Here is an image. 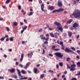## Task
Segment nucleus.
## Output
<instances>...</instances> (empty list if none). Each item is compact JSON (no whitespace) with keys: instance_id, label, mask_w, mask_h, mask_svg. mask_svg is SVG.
Instances as JSON below:
<instances>
[{"instance_id":"nucleus-32","label":"nucleus","mask_w":80,"mask_h":80,"mask_svg":"<svg viewBox=\"0 0 80 80\" xmlns=\"http://www.w3.org/2000/svg\"><path fill=\"white\" fill-rule=\"evenodd\" d=\"M12 77H13V78H17L18 77H17V76L16 75H13L12 76Z\"/></svg>"},{"instance_id":"nucleus-61","label":"nucleus","mask_w":80,"mask_h":80,"mask_svg":"<svg viewBox=\"0 0 80 80\" xmlns=\"http://www.w3.org/2000/svg\"><path fill=\"white\" fill-rule=\"evenodd\" d=\"M39 2L40 3H42V0H40L39 1Z\"/></svg>"},{"instance_id":"nucleus-41","label":"nucleus","mask_w":80,"mask_h":80,"mask_svg":"<svg viewBox=\"0 0 80 80\" xmlns=\"http://www.w3.org/2000/svg\"><path fill=\"white\" fill-rule=\"evenodd\" d=\"M27 26H26L24 28H22L23 30H26L27 29Z\"/></svg>"},{"instance_id":"nucleus-56","label":"nucleus","mask_w":80,"mask_h":80,"mask_svg":"<svg viewBox=\"0 0 80 80\" xmlns=\"http://www.w3.org/2000/svg\"><path fill=\"white\" fill-rule=\"evenodd\" d=\"M60 42V40H58L57 41V43H58V44H59Z\"/></svg>"},{"instance_id":"nucleus-33","label":"nucleus","mask_w":80,"mask_h":80,"mask_svg":"<svg viewBox=\"0 0 80 80\" xmlns=\"http://www.w3.org/2000/svg\"><path fill=\"white\" fill-rule=\"evenodd\" d=\"M71 49L72 50H74V51H76L75 48L73 47H71Z\"/></svg>"},{"instance_id":"nucleus-52","label":"nucleus","mask_w":80,"mask_h":80,"mask_svg":"<svg viewBox=\"0 0 80 80\" xmlns=\"http://www.w3.org/2000/svg\"><path fill=\"white\" fill-rule=\"evenodd\" d=\"M43 52L42 53V54H44L45 53V49H43Z\"/></svg>"},{"instance_id":"nucleus-17","label":"nucleus","mask_w":80,"mask_h":80,"mask_svg":"<svg viewBox=\"0 0 80 80\" xmlns=\"http://www.w3.org/2000/svg\"><path fill=\"white\" fill-rule=\"evenodd\" d=\"M33 55V52H32L31 53H28V57H31V56H32Z\"/></svg>"},{"instance_id":"nucleus-6","label":"nucleus","mask_w":80,"mask_h":80,"mask_svg":"<svg viewBox=\"0 0 80 80\" xmlns=\"http://www.w3.org/2000/svg\"><path fill=\"white\" fill-rule=\"evenodd\" d=\"M54 24L55 25H56L58 26V27H61V24L59 22H55Z\"/></svg>"},{"instance_id":"nucleus-11","label":"nucleus","mask_w":80,"mask_h":80,"mask_svg":"<svg viewBox=\"0 0 80 80\" xmlns=\"http://www.w3.org/2000/svg\"><path fill=\"white\" fill-rule=\"evenodd\" d=\"M57 28L60 30L61 32H63V28L61 27H57Z\"/></svg>"},{"instance_id":"nucleus-20","label":"nucleus","mask_w":80,"mask_h":80,"mask_svg":"<svg viewBox=\"0 0 80 80\" xmlns=\"http://www.w3.org/2000/svg\"><path fill=\"white\" fill-rule=\"evenodd\" d=\"M72 21H73V20L70 19L69 20V21H67V23H69H69H71Z\"/></svg>"},{"instance_id":"nucleus-34","label":"nucleus","mask_w":80,"mask_h":80,"mask_svg":"<svg viewBox=\"0 0 80 80\" xmlns=\"http://www.w3.org/2000/svg\"><path fill=\"white\" fill-rule=\"evenodd\" d=\"M58 12V10H54L53 11H52V13H55V12Z\"/></svg>"},{"instance_id":"nucleus-42","label":"nucleus","mask_w":80,"mask_h":80,"mask_svg":"<svg viewBox=\"0 0 80 80\" xmlns=\"http://www.w3.org/2000/svg\"><path fill=\"white\" fill-rule=\"evenodd\" d=\"M24 22H25V23H27V20L25 19H24Z\"/></svg>"},{"instance_id":"nucleus-57","label":"nucleus","mask_w":80,"mask_h":80,"mask_svg":"<svg viewBox=\"0 0 80 80\" xmlns=\"http://www.w3.org/2000/svg\"><path fill=\"white\" fill-rule=\"evenodd\" d=\"M60 49H54V50H55V51H58V50H59Z\"/></svg>"},{"instance_id":"nucleus-48","label":"nucleus","mask_w":80,"mask_h":80,"mask_svg":"<svg viewBox=\"0 0 80 80\" xmlns=\"http://www.w3.org/2000/svg\"><path fill=\"white\" fill-rule=\"evenodd\" d=\"M55 38H58V36H57V34H55Z\"/></svg>"},{"instance_id":"nucleus-27","label":"nucleus","mask_w":80,"mask_h":80,"mask_svg":"<svg viewBox=\"0 0 80 80\" xmlns=\"http://www.w3.org/2000/svg\"><path fill=\"white\" fill-rule=\"evenodd\" d=\"M50 35L52 37H55V35L53 34V33H51L50 34Z\"/></svg>"},{"instance_id":"nucleus-16","label":"nucleus","mask_w":80,"mask_h":80,"mask_svg":"<svg viewBox=\"0 0 80 80\" xmlns=\"http://www.w3.org/2000/svg\"><path fill=\"white\" fill-rule=\"evenodd\" d=\"M64 10V9L63 8H60L58 10V12H62V11H63Z\"/></svg>"},{"instance_id":"nucleus-54","label":"nucleus","mask_w":80,"mask_h":80,"mask_svg":"<svg viewBox=\"0 0 80 80\" xmlns=\"http://www.w3.org/2000/svg\"><path fill=\"white\" fill-rule=\"evenodd\" d=\"M61 73L60 72L59 74L57 75V77H60V75L61 74Z\"/></svg>"},{"instance_id":"nucleus-26","label":"nucleus","mask_w":80,"mask_h":80,"mask_svg":"<svg viewBox=\"0 0 80 80\" xmlns=\"http://www.w3.org/2000/svg\"><path fill=\"white\" fill-rule=\"evenodd\" d=\"M34 72L35 73H37V68H34Z\"/></svg>"},{"instance_id":"nucleus-8","label":"nucleus","mask_w":80,"mask_h":80,"mask_svg":"<svg viewBox=\"0 0 80 80\" xmlns=\"http://www.w3.org/2000/svg\"><path fill=\"white\" fill-rule=\"evenodd\" d=\"M8 71H9V72H10L11 73H13V72H15V68H13L10 69H8Z\"/></svg>"},{"instance_id":"nucleus-64","label":"nucleus","mask_w":80,"mask_h":80,"mask_svg":"<svg viewBox=\"0 0 80 80\" xmlns=\"http://www.w3.org/2000/svg\"><path fill=\"white\" fill-rule=\"evenodd\" d=\"M57 78H53V80H57Z\"/></svg>"},{"instance_id":"nucleus-1","label":"nucleus","mask_w":80,"mask_h":80,"mask_svg":"<svg viewBox=\"0 0 80 80\" xmlns=\"http://www.w3.org/2000/svg\"><path fill=\"white\" fill-rule=\"evenodd\" d=\"M72 15L73 16L76 15L74 18H79V19H80V11L78 9H75L72 14Z\"/></svg>"},{"instance_id":"nucleus-46","label":"nucleus","mask_w":80,"mask_h":80,"mask_svg":"<svg viewBox=\"0 0 80 80\" xmlns=\"http://www.w3.org/2000/svg\"><path fill=\"white\" fill-rule=\"evenodd\" d=\"M49 72H52V73H54L53 71L52 70H49Z\"/></svg>"},{"instance_id":"nucleus-36","label":"nucleus","mask_w":80,"mask_h":80,"mask_svg":"<svg viewBox=\"0 0 80 80\" xmlns=\"http://www.w3.org/2000/svg\"><path fill=\"white\" fill-rule=\"evenodd\" d=\"M14 25L15 26L17 25H18V23L17 22H14Z\"/></svg>"},{"instance_id":"nucleus-15","label":"nucleus","mask_w":80,"mask_h":80,"mask_svg":"<svg viewBox=\"0 0 80 80\" xmlns=\"http://www.w3.org/2000/svg\"><path fill=\"white\" fill-rule=\"evenodd\" d=\"M49 8L50 10H54L55 8V7L53 6H51L49 7Z\"/></svg>"},{"instance_id":"nucleus-43","label":"nucleus","mask_w":80,"mask_h":80,"mask_svg":"<svg viewBox=\"0 0 80 80\" xmlns=\"http://www.w3.org/2000/svg\"><path fill=\"white\" fill-rule=\"evenodd\" d=\"M67 67H68V68H69V69H70V68H71V67H69V65L68 64H67Z\"/></svg>"},{"instance_id":"nucleus-35","label":"nucleus","mask_w":80,"mask_h":80,"mask_svg":"<svg viewBox=\"0 0 80 80\" xmlns=\"http://www.w3.org/2000/svg\"><path fill=\"white\" fill-rule=\"evenodd\" d=\"M40 37L42 40H43V35H41L40 36Z\"/></svg>"},{"instance_id":"nucleus-3","label":"nucleus","mask_w":80,"mask_h":80,"mask_svg":"<svg viewBox=\"0 0 80 80\" xmlns=\"http://www.w3.org/2000/svg\"><path fill=\"white\" fill-rule=\"evenodd\" d=\"M58 5L59 7H62L63 5H62V1H60V0H58Z\"/></svg>"},{"instance_id":"nucleus-12","label":"nucleus","mask_w":80,"mask_h":80,"mask_svg":"<svg viewBox=\"0 0 80 80\" xmlns=\"http://www.w3.org/2000/svg\"><path fill=\"white\" fill-rule=\"evenodd\" d=\"M76 70V68H75L74 67H71L70 68V71H75Z\"/></svg>"},{"instance_id":"nucleus-37","label":"nucleus","mask_w":80,"mask_h":80,"mask_svg":"<svg viewBox=\"0 0 80 80\" xmlns=\"http://www.w3.org/2000/svg\"><path fill=\"white\" fill-rule=\"evenodd\" d=\"M71 67H76V65L75 64H72L71 66Z\"/></svg>"},{"instance_id":"nucleus-14","label":"nucleus","mask_w":80,"mask_h":80,"mask_svg":"<svg viewBox=\"0 0 80 80\" xmlns=\"http://www.w3.org/2000/svg\"><path fill=\"white\" fill-rule=\"evenodd\" d=\"M21 73L23 74H26V73H27V72H26L25 70H21Z\"/></svg>"},{"instance_id":"nucleus-59","label":"nucleus","mask_w":80,"mask_h":80,"mask_svg":"<svg viewBox=\"0 0 80 80\" xmlns=\"http://www.w3.org/2000/svg\"><path fill=\"white\" fill-rule=\"evenodd\" d=\"M49 55L51 56V57H53V54H49Z\"/></svg>"},{"instance_id":"nucleus-10","label":"nucleus","mask_w":80,"mask_h":80,"mask_svg":"<svg viewBox=\"0 0 80 80\" xmlns=\"http://www.w3.org/2000/svg\"><path fill=\"white\" fill-rule=\"evenodd\" d=\"M41 7L42 10V11H43V12H45L46 11L44 10L43 9V8H44V4H42Z\"/></svg>"},{"instance_id":"nucleus-19","label":"nucleus","mask_w":80,"mask_h":80,"mask_svg":"<svg viewBox=\"0 0 80 80\" xmlns=\"http://www.w3.org/2000/svg\"><path fill=\"white\" fill-rule=\"evenodd\" d=\"M59 44L60 45H61V47H63V42L62 41L60 42Z\"/></svg>"},{"instance_id":"nucleus-24","label":"nucleus","mask_w":80,"mask_h":80,"mask_svg":"<svg viewBox=\"0 0 80 80\" xmlns=\"http://www.w3.org/2000/svg\"><path fill=\"white\" fill-rule=\"evenodd\" d=\"M45 77L44 74H41L40 78H43V77Z\"/></svg>"},{"instance_id":"nucleus-39","label":"nucleus","mask_w":80,"mask_h":80,"mask_svg":"<svg viewBox=\"0 0 80 80\" xmlns=\"http://www.w3.org/2000/svg\"><path fill=\"white\" fill-rule=\"evenodd\" d=\"M30 62H28L27 63H26V66L27 67H28L29 66V64H30Z\"/></svg>"},{"instance_id":"nucleus-58","label":"nucleus","mask_w":80,"mask_h":80,"mask_svg":"<svg viewBox=\"0 0 80 80\" xmlns=\"http://www.w3.org/2000/svg\"><path fill=\"white\" fill-rule=\"evenodd\" d=\"M76 58H77L78 59H80V57L78 56H77Z\"/></svg>"},{"instance_id":"nucleus-30","label":"nucleus","mask_w":80,"mask_h":80,"mask_svg":"<svg viewBox=\"0 0 80 80\" xmlns=\"http://www.w3.org/2000/svg\"><path fill=\"white\" fill-rule=\"evenodd\" d=\"M59 65H60V66H61V67H63V62H59Z\"/></svg>"},{"instance_id":"nucleus-31","label":"nucleus","mask_w":80,"mask_h":80,"mask_svg":"<svg viewBox=\"0 0 80 80\" xmlns=\"http://www.w3.org/2000/svg\"><path fill=\"white\" fill-rule=\"evenodd\" d=\"M56 47V46H53L52 47V50H55V48Z\"/></svg>"},{"instance_id":"nucleus-62","label":"nucleus","mask_w":80,"mask_h":80,"mask_svg":"<svg viewBox=\"0 0 80 80\" xmlns=\"http://www.w3.org/2000/svg\"><path fill=\"white\" fill-rule=\"evenodd\" d=\"M24 68H25V69H27V66H25L24 67Z\"/></svg>"},{"instance_id":"nucleus-22","label":"nucleus","mask_w":80,"mask_h":80,"mask_svg":"<svg viewBox=\"0 0 80 80\" xmlns=\"http://www.w3.org/2000/svg\"><path fill=\"white\" fill-rule=\"evenodd\" d=\"M33 15V12H32V11L30 12L28 14V16H31V15Z\"/></svg>"},{"instance_id":"nucleus-13","label":"nucleus","mask_w":80,"mask_h":80,"mask_svg":"<svg viewBox=\"0 0 80 80\" xmlns=\"http://www.w3.org/2000/svg\"><path fill=\"white\" fill-rule=\"evenodd\" d=\"M68 35L69 37H71L72 35V32L70 31L68 32Z\"/></svg>"},{"instance_id":"nucleus-40","label":"nucleus","mask_w":80,"mask_h":80,"mask_svg":"<svg viewBox=\"0 0 80 80\" xmlns=\"http://www.w3.org/2000/svg\"><path fill=\"white\" fill-rule=\"evenodd\" d=\"M5 39V37H3V38H2L1 39H0V40L1 41H3V40H4Z\"/></svg>"},{"instance_id":"nucleus-53","label":"nucleus","mask_w":80,"mask_h":80,"mask_svg":"<svg viewBox=\"0 0 80 80\" xmlns=\"http://www.w3.org/2000/svg\"><path fill=\"white\" fill-rule=\"evenodd\" d=\"M20 66L21 67H23V65H22L21 64H20Z\"/></svg>"},{"instance_id":"nucleus-7","label":"nucleus","mask_w":80,"mask_h":80,"mask_svg":"<svg viewBox=\"0 0 80 80\" xmlns=\"http://www.w3.org/2000/svg\"><path fill=\"white\" fill-rule=\"evenodd\" d=\"M64 50L65 52H67L68 53H69L71 52H72V51L71 50L69 49L68 48H66L64 49Z\"/></svg>"},{"instance_id":"nucleus-4","label":"nucleus","mask_w":80,"mask_h":80,"mask_svg":"<svg viewBox=\"0 0 80 80\" xmlns=\"http://www.w3.org/2000/svg\"><path fill=\"white\" fill-rule=\"evenodd\" d=\"M79 26V25H78V24L76 22L74 23L72 25L73 27L75 28H78Z\"/></svg>"},{"instance_id":"nucleus-28","label":"nucleus","mask_w":80,"mask_h":80,"mask_svg":"<svg viewBox=\"0 0 80 80\" xmlns=\"http://www.w3.org/2000/svg\"><path fill=\"white\" fill-rule=\"evenodd\" d=\"M13 38H14V37H12V38H10V41L12 42V41H13Z\"/></svg>"},{"instance_id":"nucleus-44","label":"nucleus","mask_w":80,"mask_h":80,"mask_svg":"<svg viewBox=\"0 0 80 80\" xmlns=\"http://www.w3.org/2000/svg\"><path fill=\"white\" fill-rule=\"evenodd\" d=\"M27 41H22V43L23 44H24V43H27Z\"/></svg>"},{"instance_id":"nucleus-9","label":"nucleus","mask_w":80,"mask_h":80,"mask_svg":"<svg viewBox=\"0 0 80 80\" xmlns=\"http://www.w3.org/2000/svg\"><path fill=\"white\" fill-rule=\"evenodd\" d=\"M24 57V54H23V53H22V54L21 57L20 59V62H22V60H23V58Z\"/></svg>"},{"instance_id":"nucleus-25","label":"nucleus","mask_w":80,"mask_h":80,"mask_svg":"<svg viewBox=\"0 0 80 80\" xmlns=\"http://www.w3.org/2000/svg\"><path fill=\"white\" fill-rule=\"evenodd\" d=\"M10 2H11V0H7L6 2V3L7 4H8V3H9Z\"/></svg>"},{"instance_id":"nucleus-47","label":"nucleus","mask_w":80,"mask_h":80,"mask_svg":"<svg viewBox=\"0 0 80 80\" xmlns=\"http://www.w3.org/2000/svg\"><path fill=\"white\" fill-rule=\"evenodd\" d=\"M43 29H40L39 30V32H42Z\"/></svg>"},{"instance_id":"nucleus-21","label":"nucleus","mask_w":80,"mask_h":80,"mask_svg":"<svg viewBox=\"0 0 80 80\" xmlns=\"http://www.w3.org/2000/svg\"><path fill=\"white\" fill-rule=\"evenodd\" d=\"M47 27L49 29V30H53V28H50L49 26H48V25H47Z\"/></svg>"},{"instance_id":"nucleus-2","label":"nucleus","mask_w":80,"mask_h":80,"mask_svg":"<svg viewBox=\"0 0 80 80\" xmlns=\"http://www.w3.org/2000/svg\"><path fill=\"white\" fill-rule=\"evenodd\" d=\"M54 55H55L56 56L58 57V58H62V57H63V54H62V53L60 52L55 53H54Z\"/></svg>"},{"instance_id":"nucleus-38","label":"nucleus","mask_w":80,"mask_h":80,"mask_svg":"<svg viewBox=\"0 0 80 80\" xmlns=\"http://www.w3.org/2000/svg\"><path fill=\"white\" fill-rule=\"evenodd\" d=\"M77 65L78 67H80V62H79L77 63Z\"/></svg>"},{"instance_id":"nucleus-18","label":"nucleus","mask_w":80,"mask_h":80,"mask_svg":"<svg viewBox=\"0 0 80 80\" xmlns=\"http://www.w3.org/2000/svg\"><path fill=\"white\" fill-rule=\"evenodd\" d=\"M17 70L18 72V75L19 76H20V75H21V72H20V71L18 69H17Z\"/></svg>"},{"instance_id":"nucleus-45","label":"nucleus","mask_w":80,"mask_h":80,"mask_svg":"<svg viewBox=\"0 0 80 80\" xmlns=\"http://www.w3.org/2000/svg\"><path fill=\"white\" fill-rule=\"evenodd\" d=\"M7 30H8V31H10V28H9L8 27H7L6 28Z\"/></svg>"},{"instance_id":"nucleus-51","label":"nucleus","mask_w":80,"mask_h":80,"mask_svg":"<svg viewBox=\"0 0 80 80\" xmlns=\"http://www.w3.org/2000/svg\"><path fill=\"white\" fill-rule=\"evenodd\" d=\"M65 75H62V78H65Z\"/></svg>"},{"instance_id":"nucleus-55","label":"nucleus","mask_w":80,"mask_h":80,"mask_svg":"<svg viewBox=\"0 0 80 80\" xmlns=\"http://www.w3.org/2000/svg\"><path fill=\"white\" fill-rule=\"evenodd\" d=\"M77 52L78 53H79V54H80V50H77Z\"/></svg>"},{"instance_id":"nucleus-5","label":"nucleus","mask_w":80,"mask_h":80,"mask_svg":"<svg viewBox=\"0 0 80 80\" xmlns=\"http://www.w3.org/2000/svg\"><path fill=\"white\" fill-rule=\"evenodd\" d=\"M46 36L47 37V38H46L45 37H43L44 40H45L46 41H48L49 39V34H46Z\"/></svg>"},{"instance_id":"nucleus-50","label":"nucleus","mask_w":80,"mask_h":80,"mask_svg":"<svg viewBox=\"0 0 80 80\" xmlns=\"http://www.w3.org/2000/svg\"><path fill=\"white\" fill-rule=\"evenodd\" d=\"M19 10H20L21 9V6H18Z\"/></svg>"},{"instance_id":"nucleus-49","label":"nucleus","mask_w":80,"mask_h":80,"mask_svg":"<svg viewBox=\"0 0 80 80\" xmlns=\"http://www.w3.org/2000/svg\"><path fill=\"white\" fill-rule=\"evenodd\" d=\"M0 79H4V77L2 76L0 77Z\"/></svg>"},{"instance_id":"nucleus-63","label":"nucleus","mask_w":80,"mask_h":80,"mask_svg":"<svg viewBox=\"0 0 80 80\" xmlns=\"http://www.w3.org/2000/svg\"><path fill=\"white\" fill-rule=\"evenodd\" d=\"M24 30H25L23 29V30H22L21 31V33H23V32H24Z\"/></svg>"},{"instance_id":"nucleus-29","label":"nucleus","mask_w":80,"mask_h":80,"mask_svg":"<svg viewBox=\"0 0 80 80\" xmlns=\"http://www.w3.org/2000/svg\"><path fill=\"white\" fill-rule=\"evenodd\" d=\"M42 60H44V61H47V59L46 58H45L44 57H42Z\"/></svg>"},{"instance_id":"nucleus-60","label":"nucleus","mask_w":80,"mask_h":80,"mask_svg":"<svg viewBox=\"0 0 80 80\" xmlns=\"http://www.w3.org/2000/svg\"><path fill=\"white\" fill-rule=\"evenodd\" d=\"M56 67L57 68H59V65H58V64H57L56 65Z\"/></svg>"},{"instance_id":"nucleus-23","label":"nucleus","mask_w":80,"mask_h":80,"mask_svg":"<svg viewBox=\"0 0 80 80\" xmlns=\"http://www.w3.org/2000/svg\"><path fill=\"white\" fill-rule=\"evenodd\" d=\"M27 78H28V77H24L23 78H20V80H26V79H27Z\"/></svg>"}]
</instances>
